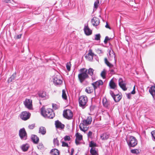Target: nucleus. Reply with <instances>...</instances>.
<instances>
[{
  "instance_id": "nucleus-10",
  "label": "nucleus",
  "mask_w": 155,
  "mask_h": 155,
  "mask_svg": "<svg viewBox=\"0 0 155 155\" xmlns=\"http://www.w3.org/2000/svg\"><path fill=\"white\" fill-rule=\"evenodd\" d=\"M63 115L64 117L68 119H71L73 116L72 112L69 109L64 110L63 112Z\"/></svg>"
},
{
  "instance_id": "nucleus-14",
  "label": "nucleus",
  "mask_w": 155,
  "mask_h": 155,
  "mask_svg": "<svg viewBox=\"0 0 155 155\" xmlns=\"http://www.w3.org/2000/svg\"><path fill=\"white\" fill-rule=\"evenodd\" d=\"M91 22L94 26H97L100 23V21L99 19L97 17H94L91 20Z\"/></svg>"
},
{
  "instance_id": "nucleus-52",
  "label": "nucleus",
  "mask_w": 155,
  "mask_h": 155,
  "mask_svg": "<svg viewBox=\"0 0 155 155\" xmlns=\"http://www.w3.org/2000/svg\"><path fill=\"white\" fill-rule=\"evenodd\" d=\"M4 2L6 3L10 2L11 0H4Z\"/></svg>"
},
{
  "instance_id": "nucleus-29",
  "label": "nucleus",
  "mask_w": 155,
  "mask_h": 155,
  "mask_svg": "<svg viewBox=\"0 0 155 155\" xmlns=\"http://www.w3.org/2000/svg\"><path fill=\"white\" fill-rule=\"evenodd\" d=\"M91 118L90 117L87 118L86 120H83L82 121L84 123H85L87 125H88L91 124Z\"/></svg>"
},
{
  "instance_id": "nucleus-35",
  "label": "nucleus",
  "mask_w": 155,
  "mask_h": 155,
  "mask_svg": "<svg viewBox=\"0 0 155 155\" xmlns=\"http://www.w3.org/2000/svg\"><path fill=\"white\" fill-rule=\"evenodd\" d=\"M89 145V147H91V148L95 147H94L96 146V143L92 141H91Z\"/></svg>"
},
{
  "instance_id": "nucleus-31",
  "label": "nucleus",
  "mask_w": 155,
  "mask_h": 155,
  "mask_svg": "<svg viewBox=\"0 0 155 155\" xmlns=\"http://www.w3.org/2000/svg\"><path fill=\"white\" fill-rule=\"evenodd\" d=\"M76 140H81L82 139V136L80 134L78 133H77L76 134Z\"/></svg>"
},
{
  "instance_id": "nucleus-45",
  "label": "nucleus",
  "mask_w": 155,
  "mask_h": 155,
  "mask_svg": "<svg viewBox=\"0 0 155 155\" xmlns=\"http://www.w3.org/2000/svg\"><path fill=\"white\" fill-rule=\"evenodd\" d=\"M64 139L65 141H69L71 139V138L69 136H66L64 137Z\"/></svg>"
},
{
  "instance_id": "nucleus-50",
  "label": "nucleus",
  "mask_w": 155,
  "mask_h": 155,
  "mask_svg": "<svg viewBox=\"0 0 155 155\" xmlns=\"http://www.w3.org/2000/svg\"><path fill=\"white\" fill-rule=\"evenodd\" d=\"M135 93V86H134V89L131 92V93L132 94H134Z\"/></svg>"
},
{
  "instance_id": "nucleus-21",
  "label": "nucleus",
  "mask_w": 155,
  "mask_h": 155,
  "mask_svg": "<svg viewBox=\"0 0 155 155\" xmlns=\"http://www.w3.org/2000/svg\"><path fill=\"white\" fill-rule=\"evenodd\" d=\"M108 51L109 52V55L110 57H112L114 58L115 62H116V59H115V55L113 51L111 48L108 49Z\"/></svg>"
},
{
  "instance_id": "nucleus-38",
  "label": "nucleus",
  "mask_w": 155,
  "mask_h": 155,
  "mask_svg": "<svg viewBox=\"0 0 155 155\" xmlns=\"http://www.w3.org/2000/svg\"><path fill=\"white\" fill-rule=\"evenodd\" d=\"M151 134L153 140L155 141V130L152 131L151 132Z\"/></svg>"
},
{
  "instance_id": "nucleus-34",
  "label": "nucleus",
  "mask_w": 155,
  "mask_h": 155,
  "mask_svg": "<svg viewBox=\"0 0 155 155\" xmlns=\"http://www.w3.org/2000/svg\"><path fill=\"white\" fill-rule=\"evenodd\" d=\"M99 4V0H97L94 3V8L96 9L97 8L98 5Z\"/></svg>"
},
{
  "instance_id": "nucleus-6",
  "label": "nucleus",
  "mask_w": 155,
  "mask_h": 155,
  "mask_svg": "<svg viewBox=\"0 0 155 155\" xmlns=\"http://www.w3.org/2000/svg\"><path fill=\"white\" fill-rule=\"evenodd\" d=\"M53 80L54 83L55 85H59L62 83V78L59 74L54 75Z\"/></svg>"
},
{
  "instance_id": "nucleus-28",
  "label": "nucleus",
  "mask_w": 155,
  "mask_h": 155,
  "mask_svg": "<svg viewBox=\"0 0 155 155\" xmlns=\"http://www.w3.org/2000/svg\"><path fill=\"white\" fill-rule=\"evenodd\" d=\"M51 155H59V151L57 149H54L51 151Z\"/></svg>"
},
{
  "instance_id": "nucleus-20",
  "label": "nucleus",
  "mask_w": 155,
  "mask_h": 155,
  "mask_svg": "<svg viewBox=\"0 0 155 155\" xmlns=\"http://www.w3.org/2000/svg\"><path fill=\"white\" fill-rule=\"evenodd\" d=\"M109 86L110 89H113L114 90H116L117 89V85L112 79L110 81L109 83Z\"/></svg>"
},
{
  "instance_id": "nucleus-19",
  "label": "nucleus",
  "mask_w": 155,
  "mask_h": 155,
  "mask_svg": "<svg viewBox=\"0 0 155 155\" xmlns=\"http://www.w3.org/2000/svg\"><path fill=\"white\" fill-rule=\"evenodd\" d=\"M84 31L85 34L87 35H90L92 33V31L89 28L88 25L84 26Z\"/></svg>"
},
{
  "instance_id": "nucleus-47",
  "label": "nucleus",
  "mask_w": 155,
  "mask_h": 155,
  "mask_svg": "<svg viewBox=\"0 0 155 155\" xmlns=\"http://www.w3.org/2000/svg\"><path fill=\"white\" fill-rule=\"evenodd\" d=\"M95 108V106H94L92 105V106H91L90 107V110L91 111H93V110H94V109Z\"/></svg>"
},
{
  "instance_id": "nucleus-30",
  "label": "nucleus",
  "mask_w": 155,
  "mask_h": 155,
  "mask_svg": "<svg viewBox=\"0 0 155 155\" xmlns=\"http://www.w3.org/2000/svg\"><path fill=\"white\" fill-rule=\"evenodd\" d=\"M16 74L15 73H14L8 79V82H11L14 80L16 77Z\"/></svg>"
},
{
  "instance_id": "nucleus-51",
  "label": "nucleus",
  "mask_w": 155,
  "mask_h": 155,
  "mask_svg": "<svg viewBox=\"0 0 155 155\" xmlns=\"http://www.w3.org/2000/svg\"><path fill=\"white\" fill-rule=\"evenodd\" d=\"M92 134V132L91 131H89L88 134V136L89 137L91 136Z\"/></svg>"
},
{
  "instance_id": "nucleus-53",
  "label": "nucleus",
  "mask_w": 155,
  "mask_h": 155,
  "mask_svg": "<svg viewBox=\"0 0 155 155\" xmlns=\"http://www.w3.org/2000/svg\"><path fill=\"white\" fill-rule=\"evenodd\" d=\"M97 52L99 53V54L100 53H102V51L101 50H100L99 49H98L97 50Z\"/></svg>"
},
{
  "instance_id": "nucleus-12",
  "label": "nucleus",
  "mask_w": 155,
  "mask_h": 155,
  "mask_svg": "<svg viewBox=\"0 0 155 155\" xmlns=\"http://www.w3.org/2000/svg\"><path fill=\"white\" fill-rule=\"evenodd\" d=\"M91 84L94 87V90L95 91L96 89L100 85H101L103 84V82L102 80H100L94 82Z\"/></svg>"
},
{
  "instance_id": "nucleus-42",
  "label": "nucleus",
  "mask_w": 155,
  "mask_h": 155,
  "mask_svg": "<svg viewBox=\"0 0 155 155\" xmlns=\"http://www.w3.org/2000/svg\"><path fill=\"white\" fill-rule=\"evenodd\" d=\"M61 142H62V146L66 147H68V144L67 143H65L63 141H62L61 140Z\"/></svg>"
},
{
  "instance_id": "nucleus-17",
  "label": "nucleus",
  "mask_w": 155,
  "mask_h": 155,
  "mask_svg": "<svg viewBox=\"0 0 155 155\" xmlns=\"http://www.w3.org/2000/svg\"><path fill=\"white\" fill-rule=\"evenodd\" d=\"M87 125L85 123H84L83 121L80 124L79 127L80 130L85 132L87 130Z\"/></svg>"
},
{
  "instance_id": "nucleus-3",
  "label": "nucleus",
  "mask_w": 155,
  "mask_h": 155,
  "mask_svg": "<svg viewBox=\"0 0 155 155\" xmlns=\"http://www.w3.org/2000/svg\"><path fill=\"white\" fill-rule=\"evenodd\" d=\"M88 101L87 97L86 96H80L79 98V103L80 106L84 108L87 105V103Z\"/></svg>"
},
{
  "instance_id": "nucleus-4",
  "label": "nucleus",
  "mask_w": 155,
  "mask_h": 155,
  "mask_svg": "<svg viewBox=\"0 0 155 155\" xmlns=\"http://www.w3.org/2000/svg\"><path fill=\"white\" fill-rule=\"evenodd\" d=\"M128 145L130 147H134L137 143L136 138L133 136H130L128 140H127Z\"/></svg>"
},
{
  "instance_id": "nucleus-23",
  "label": "nucleus",
  "mask_w": 155,
  "mask_h": 155,
  "mask_svg": "<svg viewBox=\"0 0 155 155\" xmlns=\"http://www.w3.org/2000/svg\"><path fill=\"white\" fill-rule=\"evenodd\" d=\"M31 139L33 142L35 143H37L39 141V138L35 135H32L31 137Z\"/></svg>"
},
{
  "instance_id": "nucleus-41",
  "label": "nucleus",
  "mask_w": 155,
  "mask_h": 155,
  "mask_svg": "<svg viewBox=\"0 0 155 155\" xmlns=\"http://www.w3.org/2000/svg\"><path fill=\"white\" fill-rule=\"evenodd\" d=\"M110 38H109L108 36H106L105 38V39L104 41V42L105 44H106L107 43V41H108L110 40Z\"/></svg>"
},
{
  "instance_id": "nucleus-33",
  "label": "nucleus",
  "mask_w": 155,
  "mask_h": 155,
  "mask_svg": "<svg viewBox=\"0 0 155 155\" xmlns=\"http://www.w3.org/2000/svg\"><path fill=\"white\" fill-rule=\"evenodd\" d=\"M62 97L64 100L67 99V96L66 94L65 91L64 90H63L62 91Z\"/></svg>"
},
{
  "instance_id": "nucleus-54",
  "label": "nucleus",
  "mask_w": 155,
  "mask_h": 155,
  "mask_svg": "<svg viewBox=\"0 0 155 155\" xmlns=\"http://www.w3.org/2000/svg\"><path fill=\"white\" fill-rule=\"evenodd\" d=\"M79 140H75V143H76V144H77V145H78V144H79Z\"/></svg>"
},
{
  "instance_id": "nucleus-37",
  "label": "nucleus",
  "mask_w": 155,
  "mask_h": 155,
  "mask_svg": "<svg viewBox=\"0 0 155 155\" xmlns=\"http://www.w3.org/2000/svg\"><path fill=\"white\" fill-rule=\"evenodd\" d=\"M101 38V35L99 34H96L95 36V40L98 41L100 40Z\"/></svg>"
},
{
  "instance_id": "nucleus-55",
  "label": "nucleus",
  "mask_w": 155,
  "mask_h": 155,
  "mask_svg": "<svg viewBox=\"0 0 155 155\" xmlns=\"http://www.w3.org/2000/svg\"><path fill=\"white\" fill-rule=\"evenodd\" d=\"M127 97L128 99H130V94H127Z\"/></svg>"
},
{
  "instance_id": "nucleus-43",
  "label": "nucleus",
  "mask_w": 155,
  "mask_h": 155,
  "mask_svg": "<svg viewBox=\"0 0 155 155\" xmlns=\"http://www.w3.org/2000/svg\"><path fill=\"white\" fill-rule=\"evenodd\" d=\"M37 147L38 149L41 150L43 149L44 146L42 143H40L38 146Z\"/></svg>"
},
{
  "instance_id": "nucleus-2",
  "label": "nucleus",
  "mask_w": 155,
  "mask_h": 155,
  "mask_svg": "<svg viewBox=\"0 0 155 155\" xmlns=\"http://www.w3.org/2000/svg\"><path fill=\"white\" fill-rule=\"evenodd\" d=\"M41 112L42 115L45 118L52 119L55 116L52 109L51 108L45 109L44 107H43L41 109Z\"/></svg>"
},
{
  "instance_id": "nucleus-13",
  "label": "nucleus",
  "mask_w": 155,
  "mask_h": 155,
  "mask_svg": "<svg viewBox=\"0 0 155 155\" xmlns=\"http://www.w3.org/2000/svg\"><path fill=\"white\" fill-rule=\"evenodd\" d=\"M103 105L104 107L109 109L110 107V102L107 100L106 98L103 99L102 101Z\"/></svg>"
},
{
  "instance_id": "nucleus-36",
  "label": "nucleus",
  "mask_w": 155,
  "mask_h": 155,
  "mask_svg": "<svg viewBox=\"0 0 155 155\" xmlns=\"http://www.w3.org/2000/svg\"><path fill=\"white\" fill-rule=\"evenodd\" d=\"M71 64L70 62L67 63L66 64V68H67V70L68 71H70V70H71Z\"/></svg>"
},
{
  "instance_id": "nucleus-16",
  "label": "nucleus",
  "mask_w": 155,
  "mask_h": 155,
  "mask_svg": "<svg viewBox=\"0 0 155 155\" xmlns=\"http://www.w3.org/2000/svg\"><path fill=\"white\" fill-rule=\"evenodd\" d=\"M119 85L120 87L124 91L127 90V88L126 87V85L123 83V80L121 78L119 79Z\"/></svg>"
},
{
  "instance_id": "nucleus-40",
  "label": "nucleus",
  "mask_w": 155,
  "mask_h": 155,
  "mask_svg": "<svg viewBox=\"0 0 155 155\" xmlns=\"http://www.w3.org/2000/svg\"><path fill=\"white\" fill-rule=\"evenodd\" d=\"M131 152L133 153L137 154L138 153V150L137 149H133L131 150Z\"/></svg>"
},
{
  "instance_id": "nucleus-57",
  "label": "nucleus",
  "mask_w": 155,
  "mask_h": 155,
  "mask_svg": "<svg viewBox=\"0 0 155 155\" xmlns=\"http://www.w3.org/2000/svg\"><path fill=\"white\" fill-rule=\"evenodd\" d=\"M73 151H74V150H73H73H71V153H73Z\"/></svg>"
},
{
  "instance_id": "nucleus-11",
  "label": "nucleus",
  "mask_w": 155,
  "mask_h": 155,
  "mask_svg": "<svg viewBox=\"0 0 155 155\" xmlns=\"http://www.w3.org/2000/svg\"><path fill=\"white\" fill-rule=\"evenodd\" d=\"M110 93L116 102H119L122 98V97L119 94L115 95L114 92L111 90L110 91Z\"/></svg>"
},
{
  "instance_id": "nucleus-44",
  "label": "nucleus",
  "mask_w": 155,
  "mask_h": 155,
  "mask_svg": "<svg viewBox=\"0 0 155 155\" xmlns=\"http://www.w3.org/2000/svg\"><path fill=\"white\" fill-rule=\"evenodd\" d=\"M105 73H106L104 71H103L101 73V76L102 77V78L103 79H104L105 78Z\"/></svg>"
},
{
  "instance_id": "nucleus-22",
  "label": "nucleus",
  "mask_w": 155,
  "mask_h": 155,
  "mask_svg": "<svg viewBox=\"0 0 155 155\" xmlns=\"http://www.w3.org/2000/svg\"><path fill=\"white\" fill-rule=\"evenodd\" d=\"M38 94L39 96L42 98L45 99L48 97L46 93L44 91H40L39 92Z\"/></svg>"
},
{
  "instance_id": "nucleus-18",
  "label": "nucleus",
  "mask_w": 155,
  "mask_h": 155,
  "mask_svg": "<svg viewBox=\"0 0 155 155\" xmlns=\"http://www.w3.org/2000/svg\"><path fill=\"white\" fill-rule=\"evenodd\" d=\"M55 127L57 128L63 129L64 128V125L58 120L56 121L55 123Z\"/></svg>"
},
{
  "instance_id": "nucleus-15",
  "label": "nucleus",
  "mask_w": 155,
  "mask_h": 155,
  "mask_svg": "<svg viewBox=\"0 0 155 155\" xmlns=\"http://www.w3.org/2000/svg\"><path fill=\"white\" fill-rule=\"evenodd\" d=\"M94 55V54L92 52L91 50H89V53L86 56V58L88 60L91 61L92 60Z\"/></svg>"
},
{
  "instance_id": "nucleus-39",
  "label": "nucleus",
  "mask_w": 155,
  "mask_h": 155,
  "mask_svg": "<svg viewBox=\"0 0 155 155\" xmlns=\"http://www.w3.org/2000/svg\"><path fill=\"white\" fill-rule=\"evenodd\" d=\"M53 142L54 145L58 146L59 141L57 138L54 139L53 140Z\"/></svg>"
},
{
  "instance_id": "nucleus-7",
  "label": "nucleus",
  "mask_w": 155,
  "mask_h": 155,
  "mask_svg": "<svg viewBox=\"0 0 155 155\" xmlns=\"http://www.w3.org/2000/svg\"><path fill=\"white\" fill-rule=\"evenodd\" d=\"M25 107L29 110H33L31 100L26 98L23 102Z\"/></svg>"
},
{
  "instance_id": "nucleus-48",
  "label": "nucleus",
  "mask_w": 155,
  "mask_h": 155,
  "mask_svg": "<svg viewBox=\"0 0 155 155\" xmlns=\"http://www.w3.org/2000/svg\"><path fill=\"white\" fill-rule=\"evenodd\" d=\"M105 27L106 28H109V29H111L110 27V26L108 25V23L107 22H106V25H105Z\"/></svg>"
},
{
  "instance_id": "nucleus-46",
  "label": "nucleus",
  "mask_w": 155,
  "mask_h": 155,
  "mask_svg": "<svg viewBox=\"0 0 155 155\" xmlns=\"http://www.w3.org/2000/svg\"><path fill=\"white\" fill-rule=\"evenodd\" d=\"M35 127V124H33L31 125H29L28 126L29 128L30 129H33Z\"/></svg>"
},
{
  "instance_id": "nucleus-26",
  "label": "nucleus",
  "mask_w": 155,
  "mask_h": 155,
  "mask_svg": "<svg viewBox=\"0 0 155 155\" xmlns=\"http://www.w3.org/2000/svg\"><path fill=\"white\" fill-rule=\"evenodd\" d=\"M38 133H41L43 135H45L46 133V130L45 128L41 126L39 128Z\"/></svg>"
},
{
  "instance_id": "nucleus-49",
  "label": "nucleus",
  "mask_w": 155,
  "mask_h": 155,
  "mask_svg": "<svg viewBox=\"0 0 155 155\" xmlns=\"http://www.w3.org/2000/svg\"><path fill=\"white\" fill-rule=\"evenodd\" d=\"M21 34H19L18 35L16 36V39H19L21 38Z\"/></svg>"
},
{
  "instance_id": "nucleus-27",
  "label": "nucleus",
  "mask_w": 155,
  "mask_h": 155,
  "mask_svg": "<svg viewBox=\"0 0 155 155\" xmlns=\"http://www.w3.org/2000/svg\"><path fill=\"white\" fill-rule=\"evenodd\" d=\"M29 145L27 144H25L22 145L21 147V149L23 151H27L28 148H29Z\"/></svg>"
},
{
  "instance_id": "nucleus-25",
  "label": "nucleus",
  "mask_w": 155,
  "mask_h": 155,
  "mask_svg": "<svg viewBox=\"0 0 155 155\" xmlns=\"http://www.w3.org/2000/svg\"><path fill=\"white\" fill-rule=\"evenodd\" d=\"M110 134L108 133H104L101 135V138L102 140H106L108 139L109 137Z\"/></svg>"
},
{
  "instance_id": "nucleus-5",
  "label": "nucleus",
  "mask_w": 155,
  "mask_h": 155,
  "mask_svg": "<svg viewBox=\"0 0 155 155\" xmlns=\"http://www.w3.org/2000/svg\"><path fill=\"white\" fill-rule=\"evenodd\" d=\"M104 62L110 68H113V69H111L110 70V73L112 74H114L117 71V69L116 66H114L111 64L107 60L106 58H104Z\"/></svg>"
},
{
  "instance_id": "nucleus-24",
  "label": "nucleus",
  "mask_w": 155,
  "mask_h": 155,
  "mask_svg": "<svg viewBox=\"0 0 155 155\" xmlns=\"http://www.w3.org/2000/svg\"><path fill=\"white\" fill-rule=\"evenodd\" d=\"M149 91L153 98L155 97V86H152L149 89Z\"/></svg>"
},
{
  "instance_id": "nucleus-8",
  "label": "nucleus",
  "mask_w": 155,
  "mask_h": 155,
  "mask_svg": "<svg viewBox=\"0 0 155 155\" xmlns=\"http://www.w3.org/2000/svg\"><path fill=\"white\" fill-rule=\"evenodd\" d=\"M31 116V114L26 111L22 112L19 115L20 118L24 120H26L29 119Z\"/></svg>"
},
{
  "instance_id": "nucleus-9",
  "label": "nucleus",
  "mask_w": 155,
  "mask_h": 155,
  "mask_svg": "<svg viewBox=\"0 0 155 155\" xmlns=\"http://www.w3.org/2000/svg\"><path fill=\"white\" fill-rule=\"evenodd\" d=\"M19 135L21 140H26L27 139V134L24 128H23L19 130Z\"/></svg>"
},
{
  "instance_id": "nucleus-56",
  "label": "nucleus",
  "mask_w": 155,
  "mask_h": 155,
  "mask_svg": "<svg viewBox=\"0 0 155 155\" xmlns=\"http://www.w3.org/2000/svg\"><path fill=\"white\" fill-rule=\"evenodd\" d=\"M54 105L53 104V105H52V107H53V108H54Z\"/></svg>"
},
{
  "instance_id": "nucleus-32",
  "label": "nucleus",
  "mask_w": 155,
  "mask_h": 155,
  "mask_svg": "<svg viewBox=\"0 0 155 155\" xmlns=\"http://www.w3.org/2000/svg\"><path fill=\"white\" fill-rule=\"evenodd\" d=\"M85 91L88 93H91L93 91V89L92 87H88L85 89Z\"/></svg>"
},
{
  "instance_id": "nucleus-1",
  "label": "nucleus",
  "mask_w": 155,
  "mask_h": 155,
  "mask_svg": "<svg viewBox=\"0 0 155 155\" xmlns=\"http://www.w3.org/2000/svg\"><path fill=\"white\" fill-rule=\"evenodd\" d=\"M94 70L92 68H89L88 70L85 68H83L80 70V73L78 75V78L80 82L82 83L84 81L89 77L88 74L92 76L94 74Z\"/></svg>"
}]
</instances>
